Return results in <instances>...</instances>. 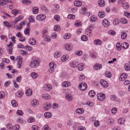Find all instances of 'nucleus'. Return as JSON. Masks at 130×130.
<instances>
[{
	"mask_svg": "<svg viewBox=\"0 0 130 130\" xmlns=\"http://www.w3.org/2000/svg\"><path fill=\"white\" fill-rule=\"evenodd\" d=\"M41 62L40 60L37 59H33L30 63V66L32 68H36L38 67Z\"/></svg>",
	"mask_w": 130,
	"mask_h": 130,
	"instance_id": "1",
	"label": "nucleus"
},
{
	"mask_svg": "<svg viewBox=\"0 0 130 130\" xmlns=\"http://www.w3.org/2000/svg\"><path fill=\"white\" fill-rule=\"evenodd\" d=\"M50 69L49 71L50 73H52L54 71V67H56L55 63L54 62L50 63L49 64Z\"/></svg>",
	"mask_w": 130,
	"mask_h": 130,
	"instance_id": "2",
	"label": "nucleus"
},
{
	"mask_svg": "<svg viewBox=\"0 0 130 130\" xmlns=\"http://www.w3.org/2000/svg\"><path fill=\"white\" fill-rule=\"evenodd\" d=\"M79 88L82 91L85 90L87 88V86L86 84L82 83L79 85Z\"/></svg>",
	"mask_w": 130,
	"mask_h": 130,
	"instance_id": "3",
	"label": "nucleus"
},
{
	"mask_svg": "<svg viewBox=\"0 0 130 130\" xmlns=\"http://www.w3.org/2000/svg\"><path fill=\"white\" fill-rule=\"evenodd\" d=\"M29 23H27V25H28V27L25 29L24 31L25 34L28 36L30 35L29 32L30 30V28L29 27Z\"/></svg>",
	"mask_w": 130,
	"mask_h": 130,
	"instance_id": "4",
	"label": "nucleus"
},
{
	"mask_svg": "<svg viewBox=\"0 0 130 130\" xmlns=\"http://www.w3.org/2000/svg\"><path fill=\"white\" fill-rule=\"evenodd\" d=\"M46 17L45 15L42 14L38 15L36 17L37 19L40 21H43L46 18Z\"/></svg>",
	"mask_w": 130,
	"mask_h": 130,
	"instance_id": "5",
	"label": "nucleus"
},
{
	"mask_svg": "<svg viewBox=\"0 0 130 130\" xmlns=\"http://www.w3.org/2000/svg\"><path fill=\"white\" fill-rule=\"evenodd\" d=\"M103 25L106 27H108L109 26L110 23L109 21L107 19H104L102 22Z\"/></svg>",
	"mask_w": 130,
	"mask_h": 130,
	"instance_id": "6",
	"label": "nucleus"
},
{
	"mask_svg": "<svg viewBox=\"0 0 130 130\" xmlns=\"http://www.w3.org/2000/svg\"><path fill=\"white\" fill-rule=\"evenodd\" d=\"M98 98L99 100L102 101L105 98V95L102 93H99L97 95Z\"/></svg>",
	"mask_w": 130,
	"mask_h": 130,
	"instance_id": "7",
	"label": "nucleus"
},
{
	"mask_svg": "<svg viewBox=\"0 0 130 130\" xmlns=\"http://www.w3.org/2000/svg\"><path fill=\"white\" fill-rule=\"evenodd\" d=\"M100 83L101 85L103 87L107 88L108 86V83L106 81L103 79L101 80Z\"/></svg>",
	"mask_w": 130,
	"mask_h": 130,
	"instance_id": "8",
	"label": "nucleus"
},
{
	"mask_svg": "<svg viewBox=\"0 0 130 130\" xmlns=\"http://www.w3.org/2000/svg\"><path fill=\"white\" fill-rule=\"evenodd\" d=\"M22 59L23 58L21 56H18L16 59V60L18 61V64L19 66H21Z\"/></svg>",
	"mask_w": 130,
	"mask_h": 130,
	"instance_id": "9",
	"label": "nucleus"
},
{
	"mask_svg": "<svg viewBox=\"0 0 130 130\" xmlns=\"http://www.w3.org/2000/svg\"><path fill=\"white\" fill-rule=\"evenodd\" d=\"M44 90L47 91H50L52 89V86L50 84L45 85L44 87Z\"/></svg>",
	"mask_w": 130,
	"mask_h": 130,
	"instance_id": "10",
	"label": "nucleus"
},
{
	"mask_svg": "<svg viewBox=\"0 0 130 130\" xmlns=\"http://www.w3.org/2000/svg\"><path fill=\"white\" fill-rule=\"evenodd\" d=\"M64 47L67 50L70 51L72 49V45L71 44H66L64 45Z\"/></svg>",
	"mask_w": 130,
	"mask_h": 130,
	"instance_id": "11",
	"label": "nucleus"
},
{
	"mask_svg": "<svg viewBox=\"0 0 130 130\" xmlns=\"http://www.w3.org/2000/svg\"><path fill=\"white\" fill-rule=\"evenodd\" d=\"M26 95L28 96H30L32 94V91L31 89H27L26 91Z\"/></svg>",
	"mask_w": 130,
	"mask_h": 130,
	"instance_id": "12",
	"label": "nucleus"
},
{
	"mask_svg": "<svg viewBox=\"0 0 130 130\" xmlns=\"http://www.w3.org/2000/svg\"><path fill=\"white\" fill-rule=\"evenodd\" d=\"M102 66L100 64H97L94 65L93 67L94 69L99 70L102 68Z\"/></svg>",
	"mask_w": 130,
	"mask_h": 130,
	"instance_id": "13",
	"label": "nucleus"
},
{
	"mask_svg": "<svg viewBox=\"0 0 130 130\" xmlns=\"http://www.w3.org/2000/svg\"><path fill=\"white\" fill-rule=\"evenodd\" d=\"M91 29L90 28H88L86 30L85 33L86 34L89 36L91 35Z\"/></svg>",
	"mask_w": 130,
	"mask_h": 130,
	"instance_id": "14",
	"label": "nucleus"
},
{
	"mask_svg": "<svg viewBox=\"0 0 130 130\" xmlns=\"http://www.w3.org/2000/svg\"><path fill=\"white\" fill-rule=\"evenodd\" d=\"M70 85L71 83L68 81L64 82L62 84V86L64 87H68Z\"/></svg>",
	"mask_w": 130,
	"mask_h": 130,
	"instance_id": "15",
	"label": "nucleus"
},
{
	"mask_svg": "<svg viewBox=\"0 0 130 130\" xmlns=\"http://www.w3.org/2000/svg\"><path fill=\"white\" fill-rule=\"evenodd\" d=\"M68 59V57L67 55H63L61 58V60L62 61L65 62Z\"/></svg>",
	"mask_w": 130,
	"mask_h": 130,
	"instance_id": "16",
	"label": "nucleus"
},
{
	"mask_svg": "<svg viewBox=\"0 0 130 130\" xmlns=\"http://www.w3.org/2000/svg\"><path fill=\"white\" fill-rule=\"evenodd\" d=\"M61 54L60 52L57 51L55 52L54 54V56L55 58H57L61 56Z\"/></svg>",
	"mask_w": 130,
	"mask_h": 130,
	"instance_id": "17",
	"label": "nucleus"
},
{
	"mask_svg": "<svg viewBox=\"0 0 130 130\" xmlns=\"http://www.w3.org/2000/svg\"><path fill=\"white\" fill-rule=\"evenodd\" d=\"M74 4L75 6L79 7L82 5V3L81 2L79 1H76L74 2Z\"/></svg>",
	"mask_w": 130,
	"mask_h": 130,
	"instance_id": "18",
	"label": "nucleus"
},
{
	"mask_svg": "<svg viewBox=\"0 0 130 130\" xmlns=\"http://www.w3.org/2000/svg\"><path fill=\"white\" fill-rule=\"evenodd\" d=\"M22 3L25 5H28L31 3V1L29 0H22Z\"/></svg>",
	"mask_w": 130,
	"mask_h": 130,
	"instance_id": "19",
	"label": "nucleus"
},
{
	"mask_svg": "<svg viewBox=\"0 0 130 130\" xmlns=\"http://www.w3.org/2000/svg\"><path fill=\"white\" fill-rule=\"evenodd\" d=\"M29 43L32 45H35L36 44V41L34 38L30 39L29 41Z\"/></svg>",
	"mask_w": 130,
	"mask_h": 130,
	"instance_id": "20",
	"label": "nucleus"
},
{
	"mask_svg": "<svg viewBox=\"0 0 130 130\" xmlns=\"http://www.w3.org/2000/svg\"><path fill=\"white\" fill-rule=\"evenodd\" d=\"M105 15V13L102 11H99L98 13V16L100 18H102L104 17Z\"/></svg>",
	"mask_w": 130,
	"mask_h": 130,
	"instance_id": "21",
	"label": "nucleus"
},
{
	"mask_svg": "<svg viewBox=\"0 0 130 130\" xmlns=\"http://www.w3.org/2000/svg\"><path fill=\"white\" fill-rule=\"evenodd\" d=\"M95 94V92L93 90L90 91L88 93L89 95L91 97H94Z\"/></svg>",
	"mask_w": 130,
	"mask_h": 130,
	"instance_id": "22",
	"label": "nucleus"
},
{
	"mask_svg": "<svg viewBox=\"0 0 130 130\" xmlns=\"http://www.w3.org/2000/svg\"><path fill=\"white\" fill-rule=\"evenodd\" d=\"M98 4L100 7H103L105 5V2L103 0H99V1Z\"/></svg>",
	"mask_w": 130,
	"mask_h": 130,
	"instance_id": "23",
	"label": "nucleus"
},
{
	"mask_svg": "<svg viewBox=\"0 0 130 130\" xmlns=\"http://www.w3.org/2000/svg\"><path fill=\"white\" fill-rule=\"evenodd\" d=\"M23 93L20 91L17 92L15 93L16 95L18 97L21 98L23 95Z\"/></svg>",
	"mask_w": 130,
	"mask_h": 130,
	"instance_id": "24",
	"label": "nucleus"
},
{
	"mask_svg": "<svg viewBox=\"0 0 130 130\" xmlns=\"http://www.w3.org/2000/svg\"><path fill=\"white\" fill-rule=\"evenodd\" d=\"M31 104L32 106H35L38 105V101L36 100H34L32 101Z\"/></svg>",
	"mask_w": 130,
	"mask_h": 130,
	"instance_id": "25",
	"label": "nucleus"
},
{
	"mask_svg": "<svg viewBox=\"0 0 130 130\" xmlns=\"http://www.w3.org/2000/svg\"><path fill=\"white\" fill-rule=\"evenodd\" d=\"M39 9L37 7H34L32 10L33 13L34 14H37L38 12Z\"/></svg>",
	"mask_w": 130,
	"mask_h": 130,
	"instance_id": "26",
	"label": "nucleus"
},
{
	"mask_svg": "<svg viewBox=\"0 0 130 130\" xmlns=\"http://www.w3.org/2000/svg\"><path fill=\"white\" fill-rule=\"evenodd\" d=\"M44 115L45 117L47 118H50L52 117V114L50 112H47L44 114Z\"/></svg>",
	"mask_w": 130,
	"mask_h": 130,
	"instance_id": "27",
	"label": "nucleus"
},
{
	"mask_svg": "<svg viewBox=\"0 0 130 130\" xmlns=\"http://www.w3.org/2000/svg\"><path fill=\"white\" fill-rule=\"evenodd\" d=\"M84 111V109L82 108L78 109L76 110V113L80 114L83 113Z\"/></svg>",
	"mask_w": 130,
	"mask_h": 130,
	"instance_id": "28",
	"label": "nucleus"
},
{
	"mask_svg": "<svg viewBox=\"0 0 130 130\" xmlns=\"http://www.w3.org/2000/svg\"><path fill=\"white\" fill-rule=\"evenodd\" d=\"M94 43L95 44L98 45H100L102 44L101 41L99 39L95 40L94 41Z\"/></svg>",
	"mask_w": 130,
	"mask_h": 130,
	"instance_id": "29",
	"label": "nucleus"
},
{
	"mask_svg": "<svg viewBox=\"0 0 130 130\" xmlns=\"http://www.w3.org/2000/svg\"><path fill=\"white\" fill-rule=\"evenodd\" d=\"M31 76L34 78H37L38 76V75L35 72H33L31 74Z\"/></svg>",
	"mask_w": 130,
	"mask_h": 130,
	"instance_id": "30",
	"label": "nucleus"
},
{
	"mask_svg": "<svg viewBox=\"0 0 130 130\" xmlns=\"http://www.w3.org/2000/svg\"><path fill=\"white\" fill-rule=\"evenodd\" d=\"M84 67V66L83 63L79 64L78 67V69L80 71H82Z\"/></svg>",
	"mask_w": 130,
	"mask_h": 130,
	"instance_id": "31",
	"label": "nucleus"
},
{
	"mask_svg": "<svg viewBox=\"0 0 130 130\" xmlns=\"http://www.w3.org/2000/svg\"><path fill=\"white\" fill-rule=\"evenodd\" d=\"M116 48L117 50L119 51H120L121 49V44L119 42L117 43L116 44Z\"/></svg>",
	"mask_w": 130,
	"mask_h": 130,
	"instance_id": "32",
	"label": "nucleus"
},
{
	"mask_svg": "<svg viewBox=\"0 0 130 130\" xmlns=\"http://www.w3.org/2000/svg\"><path fill=\"white\" fill-rule=\"evenodd\" d=\"M43 107L45 110H47L50 108L51 106L50 104H45L44 105Z\"/></svg>",
	"mask_w": 130,
	"mask_h": 130,
	"instance_id": "33",
	"label": "nucleus"
},
{
	"mask_svg": "<svg viewBox=\"0 0 130 130\" xmlns=\"http://www.w3.org/2000/svg\"><path fill=\"white\" fill-rule=\"evenodd\" d=\"M123 48L125 49L129 47L128 43L126 42H124L123 43Z\"/></svg>",
	"mask_w": 130,
	"mask_h": 130,
	"instance_id": "34",
	"label": "nucleus"
},
{
	"mask_svg": "<svg viewBox=\"0 0 130 130\" xmlns=\"http://www.w3.org/2000/svg\"><path fill=\"white\" fill-rule=\"evenodd\" d=\"M124 118H120L118 120V122L120 124H122L124 122Z\"/></svg>",
	"mask_w": 130,
	"mask_h": 130,
	"instance_id": "35",
	"label": "nucleus"
},
{
	"mask_svg": "<svg viewBox=\"0 0 130 130\" xmlns=\"http://www.w3.org/2000/svg\"><path fill=\"white\" fill-rule=\"evenodd\" d=\"M105 76L108 78H110L112 76V74L109 72H106L105 73Z\"/></svg>",
	"mask_w": 130,
	"mask_h": 130,
	"instance_id": "36",
	"label": "nucleus"
},
{
	"mask_svg": "<svg viewBox=\"0 0 130 130\" xmlns=\"http://www.w3.org/2000/svg\"><path fill=\"white\" fill-rule=\"evenodd\" d=\"M127 36V34L123 32L122 33L121 35V39H124L126 38Z\"/></svg>",
	"mask_w": 130,
	"mask_h": 130,
	"instance_id": "37",
	"label": "nucleus"
},
{
	"mask_svg": "<svg viewBox=\"0 0 130 130\" xmlns=\"http://www.w3.org/2000/svg\"><path fill=\"white\" fill-rule=\"evenodd\" d=\"M81 39L82 41H85L88 40V37L86 35H83L82 36Z\"/></svg>",
	"mask_w": 130,
	"mask_h": 130,
	"instance_id": "38",
	"label": "nucleus"
},
{
	"mask_svg": "<svg viewBox=\"0 0 130 130\" xmlns=\"http://www.w3.org/2000/svg\"><path fill=\"white\" fill-rule=\"evenodd\" d=\"M5 96V92L3 91H1L0 92V98L3 99Z\"/></svg>",
	"mask_w": 130,
	"mask_h": 130,
	"instance_id": "39",
	"label": "nucleus"
},
{
	"mask_svg": "<svg viewBox=\"0 0 130 130\" xmlns=\"http://www.w3.org/2000/svg\"><path fill=\"white\" fill-rule=\"evenodd\" d=\"M42 130H51L48 125H45L42 127Z\"/></svg>",
	"mask_w": 130,
	"mask_h": 130,
	"instance_id": "40",
	"label": "nucleus"
},
{
	"mask_svg": "<svg viewBox=\"0 0 130 130\" xmlns=\"http://www.w3.org/2000/svg\"><path fill=\"white\" fill-rule=\"evenodd\" d=\"M75 18V15L72 14H69L68 16V18L70 19H74Z\"/></svg>",
	"mask_w": 130,
	"mask_h": 130,
	"instance_id": "41",
	"label": "nucleus"
},
{
	"mask_svg": "<svg viewBox=\"0 0 130 130\" xmlns=\"http://www.w3.org/2000/svg\"><path fill=\"white\" fill-rule=\"evenodd\" d=\"M47 30H43L42 31V34H43V36L44 38H45V37L47 36Z\"/></svg>",
	"mask_w": 130,
	"mask_h": 130,
	"instance_id": "42",
	"label": "nucleus"
},
{
	"mask_svg": "<svg viewBox=\"0 0 130 130\" xmlns=\"http://www.w3.org/2000/svg\"><path fill=\"white\" fill-rule=\"evenodd\" d=\"M42 97L43 98L48 99L50 98V96L47 94H45L42 95Z\"/></svg>",
	"mask_w": 130,
	"mask_h": 130,
	"instance_id": "43",
	"label": "nucleus"
},
{
	"mask_svg": "<svg viewBox=\"0 0 130 130\" xmlns=\"http://www.w3.org/2000/svg\"><path fill=\"white\" fill-rule=\"evenodd\" d=\"M25 48H26V49L28 51H31L32 49L31 47H30L28 45H26L25 47Z\"/></svg>",
	"mask_w": 130,
	"mask_h": 130,
	"instance_id": "44",
	"label": "nucleus"
},
{
	"mask_svg": "<svg viewBox=\"0 0 130 130\" xmlns=\"http://www.w3.org/2000/svg\"><path fill=\"white\" fill-rule=\"evenodd\" d=\"M12 13L14 15H16L17 14L19 13V11L18 10H17L16 9H13L12 11Z\"/></svg>",
	"mask_w": 130,
	"mask_h": 130,
	"instance_id": "45",
	"label": "nucleus"
},
{
	"mask_svg": "<svg viewBox=\"0 0 130 130\" xmlns=\"http://www.w3.org/2000/svg\"><path fill=\"white\" fill-rule=\"evenodd\" d=\"M120 21L123 24L127 23V20L124 18L121 19Z\"/></svg>",
	"mask_w": 130,
	"mask_h": 130,
	"instance_id": "46",
	"label": "nucleus"
},
{
	"mask_svg": "<svg viewBox=\"0 0 130 130\" xmlns=\"http://www.w3.org/2000/svg\"><path fill=\"white\" fill-rule=\"evenodd\" d=\"M122 4L123 5L122 6L123 8L125 9H127L128 8L129 6L127 5V3H126V4Z\"/></svg>",
	"mask_w": 130,
	"mask_h": 130,
	"instance_id": "47",
	"label": "nucleus"
},
{
	"mask_svg": "<svg viewBox=\"0 0 130 130\" xmlns=\"http://www.w3.org/2000/svg\"><path fill=\"white\" fill-rule=\"evenodd\" d=\"M90 21L93 22L95 21L96 20V18L95 17H91L90 18Z\"/></svg>",
	"mask_w": 130,
	"mask_h": 130,
	"instance_id": "48",
	"label": "nucleus"
},
{
	"mask_svg": "<svg viewBox=\"0 0 130 130\" xmlns=\"http://www.w3.org/2000/svg\"><path fill=\"white\" fill-rule=\"evenodd\" d=\"M28 19L29 20V21L30 22H34L35 20L33 16L31 15L29 18Z\"/></svg>",
	"mask_w": 130,
	"mask_h": 130,
	"instance_id": "49",
	"label": "nucleus"
},
{
	"mask_svg": "<svg viewBox=\"0 0 130 130\" xmlns=\"http://www.w3.org/2000/svg\"><path fill=\"white\" fill-rule=\"evenodd\" d=\"M71 36V35L70 34H67L66 35H65L64 36V38L65 39H68L70 38Z\"/></svg>",
	"mask_w": 130,
	"mask_h": 130,
	"instance_id": "50",
	"label": "nucleus"
},
{
	"mask_svg": "<svg viewBox=\"0 0 130 130\" xmlns=\"http://www.w3.org/2000/svg\"><path fill=\"white\" fill-rule=\"evenodd\" d=\"M119 79L120 81H123L125 79V76H123V75H122L120 76Z\"/></svg>",
	"mask_w": 130,
	"mask_h": 130,
	"instance_id": "51",
	"label": "nucleus"
},
{
	"mask_svg": "<svg viewBox=\"0 0 130 130\" xmlns=\"http://www.w3.org/2000/svg\"><path fill=\"white\" fill-rule=\"evenodd\" d=\"M70 66L71 67L75 68L76 67V65L73 62H71L70 63Z\"/></svg>",
	"mask_w": 130,
	"mask_h": 130,
	"instance_id": "52",
	"label": "nucleus"
},
{
	"mask_svg": "<svg viewBox=\"0 0 130 130\" xmlns=\"http://www.w3.org/2000/svg\"><path fill=\"white\" fill-rule=\"evenodd\" d=\"M54 18L55 19L56 21H59L60 20V18L59 15H55L54 17Z\"/></svg>",
	"mask_w": 130,
	"mask_h": 130,
	"instance_id": "53",
	"label": "nucleus"
},
{
	"mask_svg": "<svg viewBox=\"0 0 130 130\" xmlns=\"http://www.w3.org/2000/svg\"><path fill=\"white\" fill-rule=\"evenodd\" d=\"M18 121L20 122H21L22 123H24L25 122V121L24 120H23L22 119V118L21 117H19L17 119Z\"/></svg>",
	"mask_w": 130,
	"mask_h": 130,
	"instance_id": "54",
	"label": "nucleus"
},
{
	"mask_svg": "<svg viewBox=\"0 0 130 130\" xmlns=\"http://www.w3.org/2000/svg\"><path fill=\"white\" fill-rule=\"evenodd\" d=\"M6 3V1L5 0H0V5L3 6Z\"/></svg>",
	"mask_w": 130,
	"mask_h": 130,
	"instance_id": "55",
	"label": "nucleus"
},
{
	"mask_svg": "<svg viewBox=\"0 0 130 130\" xmlns=\"http://www.w3.org/2000/svg\"><path fill=\"white\" fill-rule=\"evenodd\" d=\"M41 9L44 11L46 12H47L48 11V9L47 8L44 6H41Z\"/></svg>",
	"mask_w": 130,
	"mask_h": 130,
	"instance_id": "56",
	"label": "nucleus"
},
{
	"mask_svg": "<svg viewBox=\"0 0 130 130\" xmlns=\"http://www.w3.org/2000/svg\"><path fill=\"white\" fill-rule=\"evenodd\" d=\"M54 28L55 31H58L60 28V26L58 25H56L55 26Z\"/></svg>",
	"mask_w": 130,
	"mask_h": 130,
	"instance_id": "57",
	"label": "nucleus"
},
{
	"mask_svg": "<svg viewBox=\"0 0 130 130\" xmlns=\"http://www.w3.org/2000/svg\"><path fill=\"white\" fill-rule=\"evenodd\" d=\"M125 68L126 71H128L130 69V67L128 64H125Z\"/></svg>",
	"mask_w": 130,
	"mask_h": 130,
	"instance_id": "58",
	"label": "nucleus"
},
{
	"mask_svg": "<svg viewBox=\"0 0 130 130\" xmlns=\"http://www.w3.org/2000/svg\"><path fill=\"white\" fill-rule=\"evenodd\" d=\"M17 114L20 116H22L23 113L22 110H18L17 112Z\"/></svg>",
	"mask_w": 130,
	"mask_h": 130,
	"instance_id": "59",
	"label": "nucleus"
},
{
	"mask_svg": "<svg viewBox=\"0 0 130 130\" xmlns=\"http://www.w3.org/2000/svg\"><path fill=\"white\" fill-rule=\"evenodd\" d=\"M4 25L7 27H10V26H9V23L7 21H4Z\"/></svg>",
	"mask_w": 130,
	"mask_h": 130,
	"instance_id": "60",
	"label": "nucleus"
},
{
	"mask_svg": "<svg viewBox=\"0 0 130 130\" xmlns=\"http://www.w3.org/2000/svg\"><path fill=\"white\" fill-rule=\"evenodd\" d=\"M82 54V52L81 51H77L75 52V54L78 56L81 55Z\"/></svg>",
	"mask_w": 130,
	"mask_h": 130,
	"instance_id": "61",
	"label": "nucleus"
},
{
	"mask_svg": "<svg viewBox=\"0 0 130 130\" xmlns=\"http://www.w3.org/2000/svg\"><path fill=\"white\" fill-rule=\"evenodd\" d=\"M21 76L17 77L16 79L17 82H19L21 81Z\"/></svg>",
	"mask_w": 130,
	"mask_h": 130,
	"instance_id": "62",
	"label": "nucleus"
},
{
	"mask_svg": "<svg viewBox=\"0 0 130 130\" xmlns=\"http://www.w3.org/2000/svg\"><path fill=\"white\" fill-rule=\"evenodd\" d=\"M124 14L128 18H130V13L127 12H124Z\"/></svg>",
	"mask_w": 130,
	"mask_h": 130,
	"instance_id": "63",
	"label": "nucleus"
},
{
	"mask_svg": "<svg viewBox=\"0 0 130 130\" xmlns=\"http://www.w3.org/2000/svg\"><path fill=\"white\" fill-rule=\"evenodd\" d=\"M78 130H86L85 128L83 126H80L78 128Z\"/></svg>",
	"mask_w": 130,
	"mask_h": 130,
	"instance_id": "64",
	"label": "nucleus"
}]
</instances>
